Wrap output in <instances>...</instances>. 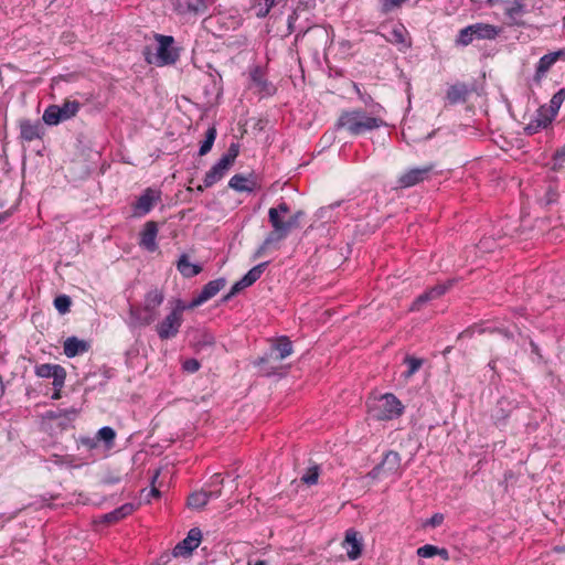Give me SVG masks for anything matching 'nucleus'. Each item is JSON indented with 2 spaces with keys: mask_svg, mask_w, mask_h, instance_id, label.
I'll return each instance as SVG.
<instances>
[{
  "mask_svg": "<svg viewBox=\"0 0 565 565\" xmlns=\"http://www.w3.org/2000/svg\"><path fill=\"white\" fill-rule=\"evenodd\" d=\"M277 2H264V6L262 2H258L257 6L254 4L249 8L250 11L255 12V15L257 18H265L270 9L276 4Z\"/></svg>",
  "mask_w": 565,
  "mask_h": 565,
  "instance_id": "obj_51",
  "label": "nucleus"
},
{
  "mask_svg": "<svg viewBox=\"0 0 565 565\" xmlns=\"http://www.w3.org/2000/svg\"><path fill=\"white\" fill-rule=\"evenodd\" d=\"M224 479L221 473H214L206 487L195 491L188 497V507L192 509H203L210 500L222 495V486Z\"/></svg>",
  "mask_w": 565,
  "mask_h": 565,
  "instance_id": "obj_7",
  "label": "nucleus"
},
{
  "mask_svg": "<svg viewBox=\"0 0 565 565\" xmlns=\"http://www.w3.org/2000/svg\"><path fill=\"white\" fill-rule=\"evenodd\" d=\"M209 2H172V11L182 17L185 21L204 14L207 11Z\"/></svg>",
  "mask_w": 565,
  "mask_h": 565,
  "instance_id": "obj_17",
  "label": "nucleus"
},
{
  "mask_svg": "<svg viewBox=\"0 0 565 565\" xmlns=\"http://www.w3.org/2000/svg\"><path fill=\"white\" fill-rule=\"evenodd\" d=\"M306 35H311L315 39L323 41L324 45H327L328 43L332 44V42H333V38L330 35L329 30L326 28H320V26L309 28L303 33V36H306Z\"/></svg>",
  "mask_w": 565,
  "mask_h": 565,
  "instance_id": "obj_42",
  "label": "nucleus"
},
{
  "mask_svg": "<svg viewBox=\"0 0 565 565\" xmlns=\"http://www.w3.org/2000/svg\"><path fill=\"white\" fill-rule=\"evenodd\" d=\"M271 212H276L278 218H282L281 214H287L290 212V206L285 201H280L277 206L270 207L268 211V221L270 222Z\"/></svg>",
  "mask_w": 565,
  "mask_h": 565,
  "instance_id": "obj_54",
  "label": "nucleus"
},
{
  "mask_svg": "<svg viewBox=\"0 0 565 565\" xmlns=\"http://www.w3.org/2000/svg\"><path fill=\"white\" fill-rule=\"evenodd\" d=\"M269 262H263L250 268L241 279L246 287L254 285L263 275Z\"/></svg>",
  "mask_w": 565,
  "mask_h": 565,
  "instance_id": "obj_36",
  "label": "nucleus"
},
{
  "mask_svg": "<svg viewBox=\"0 0 565 565\" xmlns=\"http://www.w3.org/2000/svg\"><path fill=\"white\" fill-rule=\"evenodd\" d=\"M35 374L43 379H53V387H63L66 379V371L60 364L43 363L35 366Z\"/></svg>",
  "mask_w": 565,
  "mask_h": 565,
  "instance_id": "obj_14",
  "label": "nucleus"
},
{
  "mask_svg": "<svg viewBox=\"0 0 565 565\" xmlns=\"http://www.w3.org/2000/svg\"><path fill=\"white\" fill-rule=\"evenodd\" d=\"M226 278L220 277L214 280L209 281L203 286L200 294L194 297V303L198 302L199 306L203 305L214 296H216L226 285Z\"/></svg>",
  "mask_w": 565,
  "mask_h": 565,
  "instance_id": "obj_21",
  "label": "nucleus"
},
{
  "mask_svg": "<svg viewBox=\"0 0 565 565\" xmlns=\"http://www.w3.org/2000/svg\"><path fill=\"white\" fill-rule=\"evenodd\" d=\"M305 216V212L299 210L295 212L287 221L282 218H278L276 212H271L270 214V225L277 233H279L280 237L286 239L292 230L299 228L300 221Z\"/></svg>",
  "mask_w": 565,
  "mask_h": 565,
  "instance_id": "obj_10",
  "label": "nucleus"
},
{
  "mask_svg": "<svg viewBox=\"0 0 565 565\" xmlns=\"http://www.w3.org/2000/svg\"><path fill=\"white\" fill-rule=\"evenodd\" d=\"M71 305L72 300L67 295H60L54 299V307L62 315H65L70 311Z\"/></svg>",
  "mask_w": 565,
  "mask_h": 565,
  "instance_id": "obj_46",
  "label": "nucleus"
},
{
  "mask_svg": "<svg viewBox=\"0 0 565 565\" xmlns=\"http://www.w3.org/2000/svg\"><path fill=\"white\" fill-rule=\"evenodd\" d=\"M158 232L159 228L157 222H146L139 233V246L147 252L154 253L159 247L157 243Z\"/></svg>",
  "mask_w": 565,
  "mask_h": 565,
  "instance_id": "obj_15",
  "label": "nucleus"
},
{
  "mask_svg": "<svg viewBox=\"0 0 565 565\" xmlns=\"http://www.w3.org/2000/svg\"><path fill=\"white\" fill-rule=\"evenodd\" d=\"M19 127L20 138L28 142L42 139L45 134L44 127L39 120L32 121L30 119H22L20 120Z\"/></svg>",
  "mask_w": 565,
  "mask_h": 565,
  "instance_id": "obj_19",
  "label": "nucleus"
},
{
  "mask_svg": "<svg viewBox=\"0 0 565 565\" xmlns=\"http://www.w3.org/2000/svg\"><path fill=\"white\" fill-rule=\"evenodd\" d=\"M79 443L82 446L86 447L88 450L95 449L98 446V441L96 436L95 437H81Z\"/></svg>",
  "mask_w": 565,
  "mask_h": 565,
  "instance_id": "obj_57",
  "label": "nucleus"
},
{
  "mask_svg": "<svg viewBox=\"0 0 565 565\" xmlns=\"http://www.w3.org/2000/svg\"><path fill=\"white\" fill-rule=\"evenodd\" d=\"M97 441H103L106 448H111L115 443L116 431L110 426H104L96 434Z\"/></svg>",
  "mask_w": 565,
  "mask_h": 565,
  "instance_id": "obj_41",
  "label": "nucleus"
},
{
  "mask_svg": "<svg viewBox=\"0 0 565 565\" xmlns=\"http://www.w3.org/2000/svg\"><path fill=\"white\" fill-rule=\"evenodd\" d=\"M81 108L82 104L78 100L65 99L61 105H49L44 109L42 120L47 126H57L61 122L74 118Z\"/></svg>",
  "mask_w": 565,
  "mask_h": 565,
  "instance_id": "obj_6",
  "label": "nucleus"
},
{
  "mask_svg": "<svg viewBox=\"0 0 565 565\" xmlns=\"http://www.w3.org/2000/svg\"><path fill=\"white\" fill-rule=\"evenodd\" d=\"M319 471L320 469L318 466H312L308 468L306 473L302 475L301 481L308 486L316 484L318 482Z\"/></svg>",
  "mask_w": 565,
  "mask_h": 565,
  "instance_id": "obj_49",
  "label": "nucleus"
},
{
  "mask_svg": "<svg viewBox=\"0 0 565 565\" xmlns=\"http://www.w3.org/2000/svg\"><path fill=\"white\" fill-rule=\"evenodd\" d=\"M434 168V164H427L420 168H412L405 171L397 179V188L407 189L428 180Z\"/></svg>",
  "mask_w": 565,
  "mask_h": 565,
  "instance_id": "obj_9",
  "label": "nucleus"
},
{
  "mask_svg": "<svg viewBox=\"0 0 565 565\" xmlns=\"http://www.w3.org/2000/svg\"><path fill=\"white\" fill-rule=\"evenodd\" d=\"M102 482L104 484H108V486L116 484V483L120 482V477L107 475L103 478Z\"/></svg>",
  "mask_w": 565,
  "mask_h": 565,
  "instance_id": "obj_63",
  "label": "nucleus"
},
{
  "mask_svg": "<svg viewBox=\"0 0 565 565\" xmlns=\"http://www.w3.org/2000/svg\"><path fill=\"white\" fill-rule=\"evenodd\" d=\"M249 79L262 97H269L276 94V86L266 78V74L260 66H254L249 71Z\"/></svg>",
  "mask_w": 565,
  "mask_h": 565,
  "instance_id": "obj_13",
  "label": "nucleus"
},
{
  "mask_svg": "<svg viewBox=\"0 0 565 565\" xmlns=\"http://www.w3.org/2000/svg\"><path fill=\"white\" fill-rule=\"evenodd\" d=\"M341 53L349 54L352 49V43L349 40H340L338 42Z\"/></svg>",
  "mask_w": 565,
  "mask_h": 565,
  "instance_id": "obj_61",
  "label": "nucleus"
},
{
  "mask_svg": "<svg viewBox=\"0 0 565 565\" xmlns=\"http://www.w3.org/2000/svg\"><path fill=\"white\" fill-rule=\"evenodd\" d=\"M407 35L408 32L404 24L398 23L388 32V35H385V38L386 41L392 44L408 49L411 46V41L407 40Z\"/></svg>",
  "mask_w": 565,
  "mask_h": 565,
  "instance_id": "obj_30",
  "label": "nucleus"
},
{
  "mask_svg": "<svg viewBox=\"0 0 565 565\" xmlns=\"http://www.w3.org/2000/svg\"><path fill=\"white\" fill-rule=\"evenodd\" d=\"M200 367H201L200 362L196 359H194V358L186 359L182 363L183 371H185L188 373H195L196 371L200 370Z\"/></svg>",
  "mask_w": 565,
  "mask_h": 565,
  "instance_id": "obj_55",
  "label": "nucleus"
},
{
  "mask_svg": "<svg viewBox=\"0 0 565 565\" xmlns=\"http://www.w3.org/2000/svg\"><path fill=\"white\" fill-rule=\"evenodd\" d=\"M269 262H263L250 268L241 279L246 287L254 285L263 275Z\"/></svg>",
  "mask_w": 565,
  "mask_h": 565,
  "instance_id": "obj_34",
  "label": "nucleus"
},
{
  "mask_svg": "<svg viewBox=\"0 0 565 565\" xmlns=\"http://www.w3.org/2000/svg\"><path fill=\"white\" fill-rule=\"evenodd\" d=\"M177 269L184 278H193L203 270L200 264L191 263L188 254H182L179 257Z\"/></svg>",
  "mask_w": 565,
  "mask_h": 565,
  "instance_id": "obj_29",
  "label": "nucleus"
},
{
  "mask_svg": "<svg viewBox=\"0 0 565 565\" xmlns=\"http://www.w3.org/2000/svg\"><path fill=\"white\" fill-rule=\"evenodd\" d=\"M199 307V303H194V298L190 302H185L182 299H175L173 301V307L170 312H175V316L183 317V312L185 310H191Z\"/></svg>",
  "mask_w": 565,
  "mask_h": 565,
  "instance_id": "obj_44",
  "label": "nucleus"
},
{
  "mask_svg": "<svg viewBox=\"0 0 565 565\" xmlns=\"http://www.w3.org/2000/svg\"><path fill=\"white\" fill-rule=\"evenodd\" d=\"M555 64V61L551 58V56L547 54L543 55L535 68V74L533 76V81L537 84L541 83L542 78L546 75V73L551 70V67Z\"/></svg>",
  "mask_w": 565,
  "mask_h": 565,
  "instance_id": "obj_32",
  "label": "nucleus"
},
{
  "mask_svg": "<svg viewBox=\"0 0 565 565\" xmlns=\"http://www.w3.org/2000/svg\"><path fill=\"white\" fill-rule=\"evenodd\" d=\"M183 323V317L175 316V312H169L164 319L157 323L156 332L160 340L173 339L178 335Z\"/></svg>",
  "mask_w": 565,
  "mask_h": 565,
  "instance_id": "obj_11",
  "label": "nucleus"
},
{
  "mask_svg": "<svg viewBox=\"0 0 565 565\" xmlns=\"http://www.w3.org/2000/svg\"><path fill=\"white\" fill-rule=\"evenodd\" d=\"M403 2H383L381 7V13L388 14L390 12L401 8Z\"/></svg>",
  "mask_w": 565,
  "mask_h": 565,
  "instance_id": "obj_58",
  "label": "nucleus"
},
{
  "mask_svg": "<svg viewBox=\"0 0 565 565\" xmlns=\"http://www.w3.org/2000/svg\"><path fill=\"white\" fill-rule=\"evenodd\" d=\"M292 351H294L292 342L289 340L288 337L282 335V337L278 338L275 343L271 344L270 353L266 354L265 356L259 358L258 361L256 362V364L262 365V364L266 363L269 360V358L273 355L274 352L278 353L276 356L277 360H284L287 356H289L292 353Z\"/></svg>",
  "mask_w": 565,
  "mask_h": 565,
  "instance_id": "obj_18",
  "label": "nucleus"
},
{
  "mask_svg": "<svg viewBox=\"0 0 565 565\" xmlns=\"http://www.w3.org/2000/svg\"><path fill=\"white\" fill-rule=\"evenodd\" d=\"M385 125L382 118L371 116L362 108H356L342 111L335 122V128L344 129L351 136H361Z\"/></svg>",
  "mask_w": 565,
  "mask_h": 565,
  "instance_id": "obj_1",
  "label": "nucleus"
},
{
  "mask_svg": "<svg viewBox=\"0 0 565 565\" xmlns=\"http://www.w3.org/2000/svg\"><path fill=\"white\" fill-rule=\"evenodd\" d=\"M284 241L282 237H280L279 233L276 232V230H271L262 245L255 250L253 255V259H257L264 255L267 248H269L271 245L277 244L279 242Z\"/></svg>",
  "mask_w": 565,
  "mask_h": 565,
  "instance_id": "obj_37",
  "label": "nucleus"
},
{
  "mask_svg": "<svg viewBox=\"0 0 565 565\" xmlns=\"http://www.w3.org/2000/svg\"><path fill=\"white\" fill-rule=\"evenodd\" d=\"M216 136H217V130H216L215 126L209 127L205 132L204 139L200 143V148H199L200 157H203L211 151V149L215 142Z\"/></svg>",
  "mask_w": 565,
  "mask_h": 565,
  "instance_id": "obj_38",
  "label": "nucleus"
},
{
  "mask_svg": "<svg viewBox=\"0 0 565 565\" xmlns=\"http://www.w3.org/2000/svg\"><path fill=\"white\" fill-rule=\"evenodd\" d=\"M552 169L554 171H558L559 169L563 168V164L565 163V145L555 150V152L552 156Z\"/></svg>",
  "mask_w": 565,
  "mask_h": 565,
  "instance_id": "obj_50",
  "label": "nucleus"
},
{
  "mask_svg": "<svg viewBox=\"0 0 565 565\" xmlns=\"http://www.w3.org/2000/svg\"><path fill=\"white\" fill-rule=\"evenodd\" d=\"M370 476L372 478H379V477H382V476H385L384 475V469L381 467V463L376 465L370 472Z\"/></svg>",
  "mask_w": 565,
  "mask_h": 565,
  "instance_id": "obj_64",
  "label": "nucleus"
},
{
  "mask_svg": "<svg viewBox=\"0 0 565 565\" xmlns=\"http://www.w3.org/2000/svg\"><path fill=\"white\" fill-rule=\"evenodd\" d=\"M230 169L231 167H228L225 161H221L218 159V161L215 162L211 167V169L205 173L203 179L204 186H213L215 183L221 181L226 175Z\"/></svg>",
  "mask_w": 565,
  "mask_h": 565,
  "instance_id": "obj_24",
  "label": "nucleus"
},
{
  "mask_svg": "<svg viewBox=\"0 0 565 565\" xmlns=\"http://www.w3.org/2000/svg\"><path fill=\"white\" fill-rule=\"evenodd\" d=\"M430 301L429 296L426 291L417 296L412 302L409 310L411 311H419L427 302Z\"/></svg>",
  "mask_w": 565,
  "mask_h": 565,
  "instance_id": "obj_53",
  "label": "nucleus"
},
{
  "mask_svg": "<svg viewBox=\"0 0 565 565\" xmlns=\"http://www.w3.org/2000/svg\"><path fill=\"white\" fill-rule=\"evenodd\" d=\"M239 153V145L231 143L227 151L220 158L221 161H225L228 167H232Z\"/></svg>",
  "mask_w": 565,
  "mask_h": 565,
  "instance_id": "obj_47",
  "label": "nucleus"
},
{
  "mask_svg": "<svg viewBox=\"0 0 565 565\" xmlns=\"http://www.w3.org/2000/svg\"><path fill=\"white\" fill-rule=\"evenodd\" d=\"M565 100V88H561L557 90L551 98L550 105H545V111H548L551 116L556 117L558 114V110Z\"/></svg>",
  "mask_w": 565,
  "mask_h": 565,
  "instance_id": "obj_40",
  "label": "nucleus"
},
{
  "mask_svg": "<svg viewBox=\"0 0 565 565\" xmlns=\"http://www.w3.org/2000/svg\"><path fill=\"white\" fill-rule=\"evenodd\" d=\"M343 547L347 550V555L349 559L355 561L361 556L363 550V542L362 537L359 536V533L355 530H347L345 537L343 541Z\"/></svg>",
  "mask_w": 565,
  "mask_h": 565,
  "instance_id": "obj_20",
  "label": "nucleus"
},
{
  "mask_svg": "<svg viewBox=\"0 0 565 565\" xmlns=\"http://www.w3.org/2000/svg\"><path fill=\"white\" fill-rule=\"evenodd\" d=\"M78 411L75 407L71 408H56L46 411L44 418L50 420L60 419L58 426L66 428L77 416Z\"/></svg>",
  "mask_w": 565,
  "mask_h": 565,
  "instance_id": "obj_23",
  "label": "nucleus"
},
{
  "mask_svg": "<svg viewBox=\"0 0 565 565\" xmlns=\"http://www.w3.org/2000/svg\"><path fill=\"white\" fill-rule=\"evenodd\" d=\"M153 39L158 43L157 52L153 54L149 46L143 49L145 61L156 66L173 65L180 57V49L175 46L172 35L153 33Z\"/></svg>",
  "mask_w": 565,
  "mask_h": 565,
  "instance_id": "obj_3",
  "label": "nucleus"
},
{
  "mask_svg": "<svg viewBox=\"0 0 565 565\" xmlns=\"http://www.w3.org/2000/svg\"><path fill=\"white\" fill-rule=\"evenodd\" d=\"M438 546L425 544L417 548V555L423 558H430L437 556Z\"/></svg>",
  "mask_w": 565,
  "mask_h": 565,
  "instance_id": "obj_52",
  "label": "nucleus"
},
{
  "mask_svg": "<svg viewBox=\"0 0 565 565\" xmlns=\"http://www.w3.org/2000/svg\"><path fill=\"white\" fill-rule=\"evenodd\" d=\"M161 200V191L147 188L141 195L132 203V216L143 217L149 214L154 205Z\"/></svg>",
  "mask_w": 565,
  "mask_h": 565,
  "instance_id": "obj_8",
  "label": "nucleus"
},
{
  "mask_svg": "<svg viewBox=\"0 0 565 565\" xmlns=\"http://www.w3.org/2000/svg\"><path fill=\"white\" fill-rule=\"evenodd\" d=\"M342 204H343V201H337V202L331 203L328 206H322L318 210L317 215L319 218L324 220L326 222H330V221H332L331 212L334 209L341 206Z\"/></svg>",
  "mask_w": 565,
  "mask_h": 565,
  "instance_id": "obj_48",
  "label": "nucleus"
},
{
  "mask_svg": "<svg viewBox=\"0 0 565 565\" xmlns=\"http://www.w3.org/2000/svg\"><path fill=\"white\" fill-rule=\"evenodd\" d=\"M503 28L489 23L477 22L461 29L457 35L456 44L467 46L475 40H495Z\"/></svg>",
  "mask_w": 565,
  "mask_h": 565,
  "instance_id": "obj_5",
  "label": "nucleus"
},
{
  "mask_svg": "<svg viewBox=\"0 0 565 565\" xmlns=\"http://www.w3.org/2000/svg\"><path fill=\"white\" fill-rule=\"evenodd\" d=\"M503 404V401H499L492 413V419L497 426L503 425L507 418L510 416V411H507Z\"/></svg>",
  "mask_w": 565,
  "mask_h": 565,
  "instance_id": "obj_45",
  "label": "nucleus"
},
{
  "mask_svg": "<svg viewBox=\"0 0 565 565\" xmlns=\"http://www.w3.org/2000/svg\"><path fill=\"white\" fill-rule=\"evenodd\" d=\"M511 8L507 9L505 15L509 20V25L523 26L525 22L522 20V15L526 12L522 2H513Z\"/></svg>",
  "mask_w": 565,
  "mask_h": 565,
  "instance_id": "obj_31",
  "label": "nucleus"
},
{
  "mask_svg": "<svg viewBox=\"0 0 565 565\" xmlns=\"http://www.w3.org/2000/svg\"><path fill=\"white\" fill-rule=\"evenodd\" d=\"M269 262H263L250 268L241 279L246 287L254 285L263 275Z\"/></svg>",
  "mask_w": 565,
  "mask_h": 565,
  "instance_id": "obj_35",
  "label": "nucleus"
},
{
  "mask_svg": "<svg viewBox=\"0 0 565 565\" xmlns=\"http://www.w3.org/2000/svg\"><path fill=\"white\" fill-rule=\"evenodd\" d=\"M403 362L407 365V370L402 374L405 380L411 379L424 364L423 359L408 354L404 358Z\"/></svg>",
  "mask_w": 565,
  "mask_h": 565,
  "instance_id": "obj_39",
  "label": "nucleus"
},
{
  "mask_svg": "<svg viewBox=\"0 0 565 565\" xmlns=\"http://www.w3.org/2000/svg\"><path fill=\"white\" fill-rule=\"evenodd\" d=\"M215 344V337L207 330H199L194 338V348L196 351H201L207 348H212Z\"/></svg>",
  "mask_w": 565,
  "mask_h": 565,
  "instance_id": "obj_33",
  "label": "nucleus"
},
{
  "mask_svg": "<svg viewBox=\"0 0 565 565\" xmlns=\"http://www.w3.org/2000/svg\"><path fill=\"white\" fill-rule=\"evenodd\" d=\"M452 284L454 280H447L443 284H437L436 286L427 289L426 292L429 296L430 300H434L445 295L451 288Z\"/></svg>",
  "mask_w": 565,
  "mask_h": 565,
  "instance_id": "obj_43",
  "label": "nucleus"
},
{
  "mask_svg": "<svg viewBox=\"0 0 565 565\" xmlns=\"http://www.w3.org/2000/svg\"><path fill=\"white\" fill-rule=\"evenodd\" d=\"M90 349L88 341L81 340L77 337H70L64 342V354L67 358H74L76 355L86 353Z\"/></svg>",
  "mask_w": 565,
  "mask_h": 565,
  "instance_id": "obj_26",
  "label": "nucleus"
},
{
  "mask_svg": "<svg viewBox=\"0 0 565 565\" xmlns=\"http://www.w3.org/2000/svg\"><path fill=\"white\" fill-rule=\"evenodd\" d=\"M202 532L199 527H193L188 535L180 541L173 548L172 554L175 557H189L193 551L200 545Z\"/></svg>",
  "mask_w": 565,
  "mask_h": 565,
  "instance_id": "obj_12",
  "label": "nucleus"
},
{
  "mask_svg": "<svg viewBox=\"0 0 565 565\" xmlns=\"http://www.w3.org/2000/svg\"><path fill=\"white\" fill-rule=\"evenodd\" d=\"M548 55L555 61V63L559 60L565 61V49L551 52Z\"/></svg>",
  "mask_w": 565,
  "mask_h": 565,
  "instance_id": "obj_62",
  "label": "nucleus"
},
{
  "mask_svg": "<svg viewBox=\"0 0 565 565\" xmlns=\"http://www.w3.org/2000/svg\"><path fill=\"white\" fill-rule=\"evenodd\" d=\"M164 301V292L159 288L150 289L143 298L142 306L129 307L128 327L131 329L151 324L158 316V308Z\"/></svg>",
  "mask_w": 565,
  "mask_h": 565,
  "instance_id": "obj_2",
  "label": "nucleus"
},
{
  "mask_svg": "<svg viewBox=\"0 0 565 565\" xmlns=\"http://www.w3.org/2000/svg\"><path fill=\"white\" fill-rule=\"evenodd\" d=\"M558 192L552 188H548V190L545 193V203L547 205L556 203L558 200Z\"/></svg>",
  "mask_w": 565,
  "mask_h": 565,
  "instance_id": "obj_59",
  "label": "nucleus"
},
{
  "mask_svg": "<svg viewBox=\"0 0 565 565\" xmlns=\"http://www.w3.org/2000/svg\"><path fill=\"white\" fill-rule=\"evenodd\" d=\"M401 456L397 451L388 450L383 460L380 462L384 469V475L387 476H399L401 470Z\"/></svg>",
  "mask_w": 565,
  "mask_h": 565,
  "instance_id": "obj_27",
  "label": "nucleus"
},
{
  "mask_svg": "<svg viewBox=\"0 0 565 565\" xmlns=\"http://www.w3.org/2000/svg\"><path fill=\"white\" fill-rule=\"evenodd\" d=\"M445 516L443 513H435L424 522V526L437 527L443 524Z\"/></svg>",
  "mask_w": 565,
  "mask_h": 565,
  "instance_id": "obj_56",
  "label": "nucleus"
},
{
  "mask_svg": "<svg viewBox=\"0 0 565 565\" xmlns=\"http://www.w3.org/2000/svg\"><path fill=\"white\" fill-rule=\"evenodd\" d=\"M544 110H546L545 105L540 106L535 111L534 116L526 124V126L524 127V134L526 136H532L543 129H546L555 119L554 116H551L548 111Z\"/></svg>",
  "mask_w": 565,
  "mask_h": 565,
  "instance_id": "obj_16",
  "label": "nucleus"
},
{
  "mask_svg": "<svg viewBox=\"0 0 565 565\" xmlns=\"http://www.w3.org/2000/svg\"><path fill=\"white\" fill-rule=\"evenodd\" d=\"M135 504L134 503H125L121 507L105 513L100 516L99 522L105 524H114L119 522L120 520L127 518L135 511Z\"/></svg>",
  "mask_w": 565,
  "mask_h": 565,
  "instance_id": "obj_28",
  "label": "nucleus"
},
{
  "mask_svg": "<svg viewBox=\"0 0 565 565\" xmlns=\"http://www.w3.org/2000/svg\"><path fill=\"white\" fill-rule=\"evenodd\" d=\"M404 409V405L393 393H385L369 404V413L372 418L382 422L401 417Z\"/></svg>",
  "mask_w": 565,
  "mask_h": 565,
  "instance_id": "obj_4",
  "label": "nucleus"
},
{
  "mask_svg": "<svg viewBox=\"0 0 565 565\" xmlns=\"http://www.w3.org/2000/svg\"><path fill=\"white\" fill-rule=\"evenodd\" d=\"M228 186L236 192H247V193H252L259 188L254 174H249L248 177H245L244 174H239V173L234 174L230 179Z\"/></svg>",
  "mask_w": 565,
  "mask_h": 565,
  "instance_id": "obj_22",
  "label": "nucleus"
},
{
  "mask_svg": "<svg viewBox=\"0 0 565 565\" xmlns=\"http://www.w3.org/2000/svg\"><path fill=\"white\" fill-rule=\"evenodd\" d=\"M245 288H247L245 286V284L243 282L242 279H239L238 281H236L230 289V292L235 297L236 295H238L241 291H243Z\"/></svg>",
  "mask_w": 565,
  "mask_h": 565,
  "instance_id": "obj_60",
  "label": "nucleus"
},
{
  "mask_svg": "<svg viewBox=\"0 0 565 565\" xmlns=\"http://www.w3.org/2000/svg\"><path fill=\"white\" fill-rule=\"evenodd\" d=\"M471 89L465 83H456L447 89L446 98L451 105L466 103Z\"/></svg>",
  "mask_w": 565,
  "mask_h": 565,
  "instance_id": "obj_25",
  "label": "nucleus"
}]
</instances>
